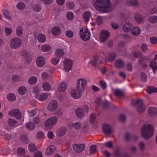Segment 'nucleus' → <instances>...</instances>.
<instances>
[{"mask_svg": "<svg viewBox=\"0 0 157 157\" xmlns=\"http://www.w3.org/2000/svg\"><path fill=\"white\" fill-rule=\"evenodd\" d=\"M94 7L98 10L106 13L109 11L111 8V3L109 0H92Z\"/></svg>", "mask_w": 157, "mask_h": 157, "instance_id": "nucleus-1", "label": "nucleus"}, {"mask_svg": "<svg viewBox=\"0 0 157 157\" xmlns=\"http://www.w3.org/2000/svg\"><path fill=\"white\" fill-rule=\"evenodd\" d=\"M154 128L153 126L149 124H145L141 128V134L145 139H149L153 135Z\"/></svg>", "mask_w": 157, "mask_h": 157, "instance_id": "nucleus-2", "label": "nucleus"}, {"mask_svg": "<svg viewBox=\"0 0 157 157\" xmlns=\"http://www.w3.org/2000/svg\"><path fill=\"white\" fill-rule=\"evenodd\" d=\"M58 118L56 117L53 116L48 119L44 122L45 128L48 129H52L54 125L57 122Z\"/></svg>", "mask_w": 157, "mask_h": 157, "instance_id": "nucleus-3", "label": "nucleus"}, {"mask_svg": "<svg viewBox=\"0 0 157 157\" xmlns=\"http://www.w3.org/2000/svg\"><path fill=\"white\" fill-rule=\"evenodd\" d=\"M132 103L136 106L137 110L138 112H142L146 109V106L144 105L142 99L134 100Z\"/></svg>", "mask_w": 157, "mask_h": 157, "instance_id": "nucleus-4", "label": "nucleus"}, {"mask_svg": "<svg viewBox=\"0 0 157 157\" xmlns=\"http://www.w3.org/2000/svg\"><path fill=\"white\" fill-rule=\"evenodd\" d=\"M79 35L81 38L84 41L88 40L90 36V31L86 28L82 27L79 31Z\"/></svg>", "mask_w": 157, "mask_h": 157, "instance_id": "nucleus-5", "label": "nucleus"}, {"mask_svg": "<svg viewBox=\"0 0 157 157\" xmlns=\"http://www.w3.org/2000/svg\"><path fill=\"white\" fill-rule=\"evenodd\" d=\"M21 40L19 38H14L10 41V47L12 49L17 48L21 46Z\"/></svg>", "mask_w": 157, "mask_h": 157, "instance_id": "nucleus-6", "label": "nucleus"}, {"mask_svg": "<svg viewBox=\"0 0 157 157\" xmlns=\"http://www.w3.org/2000/svg\"><path fill=\"white\" fill-rule=\"evenodd\" d=\"M86 85V80L83 78L78 80L77 82V89L80 92H82L84 90Z\"/></svg>", "mask_w": 157, "mask_h": 157, "instance_id": "nucleus-7", "label": "nucleus"}, {"mask_svg": "<svg viewBox=\"0 0 157 157\" xmlns=\"http://www.w3.org/2000/svg\"><path fill=\"white\" fill-rule=\"evenodd\" d=\"M88 107L87 105H85L82 109L81 108L77 109L75 111L76 116L79 118L83 117L84 113L87 112L88 111Z\"/></svg>", "mask_w": 157, "mask_h": 157, "instance_id": "nucleus-8", "label": "nucleus"}, {"mask_svg": "<svg viewBox=\"0 0 157 157\" xmlns=\"http://www.w3.org/2000/svg\"><path fill=\"white\" fill-rule=\"evenodd\" d=\"M58 102L55 100L51 101L48 104L47 107L48 110L50 112H53L56 110L58 107Z\"/></svg>", "mask_w": 157, "mask_h": 157, "instance_id": "nucleus-9", "label": "nucleus"}, {"mask_svg": "<svg viewBox=\"0 0 157 157\" xmlns=\"http://www.w3.org/2000/svg\"><path fill=\"white\" fill-rule=\"evenodd\" d=\"M61 63L63 64V69L65 71H68L71 69L72 64V61L70 59H65L64 61L62 62Z\"/></svg>", "mask_w": 157, "mask_h": 157, "instance_id": "nucleus-10", "label": "nucleus"}, {"mask_svg": "<svg viewBox=\"0 0 157 157\" xmlns=\"http://www.w3.org/2000/svg\"><path fill=\"white\" fill-rule=\"evenodd\" d=\"M110 33L107 30H102L100 35V39L101 42L106 41L109 38Z\"/></svg>", "mask_w": 157, "mask_h": 157, "instance_id": "nucleus-11", "label": "nucleus"}, {"mask_svg": "<svg viewBox=\"0 0 157 157\" xmlns=\"http://www.w3.org/2000/svg\"><path fill=\"white\" fill-rule=\"evenodd\" d=\"M9 114L12 117H14L17 119L21 118V115L20 112L17 109H13L9 112Z\"/></svg>", "mask_w": 157, "mask_h": 157, "instance_id": "nucleus-12", "label": "nucleus"}, {"mask_svg": "<svg viewBox=\"0 0 157 157\" xmlns=\"http://www.w3.org/2000/svg\"><path fill=\"white\" fill-rule=\"evenodd\" d=\"M82 92L78 91L77 89H75L71 91V95L73 98L75 99H78L81 97Z\"/></svg>", "mask_w": 157, "mask_h": 157, "instance_id": "nucleus-13", "label": "nucleus"}, {"mask_svg": "<svg viewBox=\"0 0 157 157\" xmlns=\"http://www.w3.org/2000/svg\"><path fill=\"white\" fill-rule=\"evenodd\" d=\"M73 148L75 151L77 152H80L83 151L85 148V145L84 144H74Z\"/></svg>", "mask_w": 157, "mask_h": 157, "instance_id": "nucleus-14", "label": "nucleus"}, {"mask_svg": "<svg viewBox=\"0 0 157 157\" xmlns=\"http://www.w3.org/2000/svg\"><path fill=\"white\" fill-rule=\"evenodd\" d=\"M36 63L38 66L43 67L45 63V60L43 57L39 56L37 58Z\"/></svg>", "mask_w": 157, "mask_h": 157, "instance_id": "nucleus-15", "label": "nucleus"}, {"mask_svg": "<svg viewBox=\"0 0 157 157\" xmlns=\"http://www.w3.org/2000/svg\"><path fill=\"white\" fill-rule=\"evenodd\" d=\"M66 131V128L65 127H62L57 130L56 132V134L58 136L61 137L65 134Z\"/></svg>", "mask_w": 157, "mask_h": 157, "instance_id": "nucleus-16", "label": "nucleus"}, {"mask_svg": "<svg viewBox=\"0 0 157 157\" xmlns=\"http://www.w3.org/2000/svg\"><path fill=\"white\" fill-rule=\"evenodd\" d=\"M102 130L103 132L106 135H109L111 132V128L110 126L107 124H103Z\"/></svg>", "mask_w": 157, "mask_h": 157, "instance_id": "nucleus-17", "label": "nucleus"}, {"mask_svg": "<svg viewBox=\"0 0 157 157\" xmlns=\"http://www.w3.org/2000/svg\"><path fill=\"white\" fill-rule=\"evenodd\" d=\"M55 150L56 147L54 146L50 145L46 148L45 154L47 155H50L54 152Z\"/></svg>", "mask_w": 157, "mask_h": 157, "instance_id": "nucleus-18", "label": "nucleus"}, {"mask_svg": "<svg viewBox=\"0 0 157 157\" xmlns=\"http://www.w3.org/2000/svg\"><path fill=\"white\" fill-rule=\"evenodd\" d=\"M52 32L54 36H58L61 33V30L59 27L55 26L52 28Z\"/></svg>", "mask_w": 157, "mask_h": 157, "instance_id": "nucleus-19", "label": "nucleus"}, {"mask_svg": "<svg viewBox=\"0 0 157 157\" xmlns=\"http://www.w3.org/2000/svg\"><path fill=\"white\" fill-rule=\"evenodd\" d=\"M48 95V94L44 93L40 95H36L35 98L40 101H44L47 98Z\"/></svg>", "mask_w": 157, "mask_h": 157, "instance_id": "nucleus-20", "label": "nucleus"}, {"mask_svg": "<svg viewBox=\"0 0 157 157\" xmlns=\"http://www.w3.org/2000/svg\"><path fill=\"white\" fill-rule=\"evenodd\" d=\"M132 35L134 36H137L140 33V29L138 27H135L132 29L131 31Z\"/></svg>", "mask_w": 157, "mask_h": 157, "instance_id": "nucleus-21", "label": "nucleus"}, {"mask_svg": "<svg viewBox=\"0 0 157 157\" xmlns=\"http://www.w3.org/2000/svg\"><path fill=\"white\" fill-rule=\"evenodd\" d=\"M67 84L65 82H61L60 83L58 87V90L59 92L64 91L67 88Z\"/></svg>", "mask_w": 157, "mask_h": 157, "instance_id": "nucleus-22", "label": "nucleus"}, {"mask_svg": "<svg viewBox=\"0 0 157 157\" xmlns=\"http://www.w3.org/2000/svg\"><path fill=\"white\" fill-rule=\"evenodd\" d=\"M132 27V25L129 22H127L124 24L123 27L124 31L125 32H129Z\"/></svg>", "mask_w": 157, "mask_h": 157, "instance_id": "nucleus-23", "label": "nucleus"}, {"mask_svg": "<svg viewBox=\"0 0 157 157\" xmlns=\"http://www.w3.org/2000/svg\"><path fill=\"white\" fill-rule=\"evenodd\" d=\"M91 16V14L90 12L86 11L83 14L82 17L85 21L88 22L89 21Z\"/></svg>", "mask_w": 157, "mask_h": 157, "instance_id": "nucleus-24", "label": "nucleus"}, {"mask_svg": "<svg viewBox=\"0 0 157 157\" xmlns=\"http://www.w3.org/2000/svg\"><path fill=\"white\" fill-rule=\"evenodd\" d=\"M126 4L128 6H135L138 5L139 3L136 0H128Z\"/></svg>", "mask_w": 157, "mask_h": 157, "instance_id": "nucleus-25", "label": "nucleus"}, {"mask_svg": "<svg viewBox=\"0 0 157 157\" xmlns=\"http://www.w3.org/2000/svg\"><path fill=\"white\" fill-rule=\"evenodd\" d=\"M148 113L151 116H154L157 113V109L155 107H151L148 110Z\"/></svg>", "mask_w": 157, "mask_h": 157, "instance_id": "nucleus-26", "label": "nucleus"}, {"mask_svg": "<svg viewBox=\"0 0 157 157\" xmlns=\"http://www.w3.org/2000/svg\"><path fill=\"white\" fill-rule=\"evenodd\" d=\"M42 87L45 91H49L51 88L50 84L48 82L44 83L42 85Z\"/></svg>", "mask_w": 157, "mask_h": 157, "instance_id": "nucleus-27", "label": "nucleus"}, {"mask_svg": "<svg viewBox=\"0 0 157 157\" xmlns=\"http://www.w3.org/2000/svg\"><path fill=\"white\" fill-rule=\"evenodd\" d=\"M7 121L8 125L10 127H14L17 126V122L16 120L14 119L10 118Z\"/></svg>", "mask_w": 157, "mask_h": 157, "instance_id": "nucleus-28", "label": "nucleus"}, {"mask_svg": "<svg viewBox=\"0 0 157 157\" xmlns=\"http://www.w3.org/2000/svg\"><path fill=\"white\" fill-rule=\"evenodd\" d=\"M25 126L28 129L32 130L34 129L35 125L33 123L29 122L26 123L25 125Z\"/></svg>", "mask_w": 157, "mask_h": 157, "instance_id": "nucleus-29", "label": "nucleus"}, {"mask_svg": "<svg viewBox=\"0 0 157 157\" xmlns=\"http://www.w3.org/2000/svg\"><path fill=\"white\" fill-rule=\"evenodd\" d=\"M124 61L121 59H119L116 60L115 63V66L118 68L122 67L124 66Z\"/></svg>", "mask_w": 157, "mask_h": 157, "instance_id": "nucleus-30", "label": "nucleus"}, {"mask_svg": "<svg viewBox=\"0 0 157 157\" xmlns=\"http://www.w3.org/2000/svg\"><path fill=\"white\" fill-rule=\"evenodd\" d=\"M27 89L24 86H21L19 87L18 89V93L21 95L24 94L26 92Z\"/></svg>", "mask_w": 157, "mask_h": 157, "instance_id": "nucleus-31", "label": "nucleus"}, {"mask_svg": "<svg viewBox=\"0 0 157 157\" xmlns=\"http://www.w3.org/2000/svg\"><path fill=\"white\" fill-rule=\"evenodd\" d=\"M33 93L34 94L35 98L36 96L38 95V93L40 92L41 90L40 88L38 86H35L32 88Z\"/></svg>", "mask_w": 157, "mask_h": 157, "instance_id": "nucleus-32", "label": "nucleus"}, {"mask_svg": "<svg viewBox=\"0 0 157 157\" xmlns=\"http://www.w3.org/2000/svg\"><path fill=\"white\" fill-rule=\"evenodd\" d=\"M64 54V51L61 49H57L55 52L56 56L58 58L62 57Z\"/></svg>", "mask_w": 157, "mask_h": 157, "instance_id": "nucleus-33", "label": "nucleus"}, {"mask_svg": "<svg viewBox=\"0 0 157 157\" xmlns=\"http://www.w3.org/2000/svg\"><path fill=\"white\" fill-rule=\"evenodd\" d=\"M23 29L22 27L20 26H18L16 29V33L18 36H21L23 33Z\"/></svg>", "mask_w": 157, "mask_h": 157, "instance_id": "nucleus-34", "label": "nucleus"}, {"mask_svg": "<svg viewBox=\"0 0 157 157\" xmlns=\"http://www.w3.org/2000/svg\"><path fill=\"white\" fill-rule=\"evenodd\" d=\"M136 21L138 23H141L143 21V17L139 14H136L135 16Z\"/></svg>", "mask_w": 157, "mask_h": 157, "instance_id": "nucleus-35", "label": "nucleus"}, {"mask_svg": "<svg viewBox=\"0 0 157 157\" xmlns=\"http://www.w3.org/2000/svg\"><path fill=\"white\" fill-rule=\"evenodd\" d=\"M38 39L39 42L41 43H44L46 41V37L44 34H40L38 36Z\"/></svg>", "mask_w": 157, "mask_h": 157, "instance_id": "nucleus-36", "label": "nucleus"}, {"mask_svg": "<svg viewBox=\"0 0 157 157\" xmlns=\"http://www.w3.org/2000/svg\"><path fill=\"white\" fill-rule=\"evenodd\" d=\"M37 81V78L34 76L32 77L28 80V82L30 85L35 84Z\"/></svg>", "mask_w": 157, "mask_h": 157, "instance_id": "nucleus-37", "label": "nucleus"}, {"mask_svg": "<svg viewBox=\"0 0 157 157\" xmlns=\"http://www.w3.org/2000/svg\"><path fill=\"white\" fill-rule=\"evenodd\" d=\"M113 91L115 95L117 97L122 96L123 94L122 91L118 89H113Z\"/></svg>", "mask_w": 157, "mask_h": 157, "instance_id": "nucleus-38", "label": "nucleus"}, {"mask_svg": "<svg viewBox=\"0 0 157 157\" xmlns=\"http://www.w3.org/2000/svg\"><path fill=\"white\" fill-rule=\"evenodd\" d=\"M148 20L152 24H154L157 22V16L155 15L150 16L148 18Z\"/></svg>", "mask_w": 157, "mask_h": 157, "instance_id": "nucleus-39", "label": "nucleus"}, {"mask_svg": "<svg viewBox=\"0 0 157 157\" xmlns=\"http://www.w3.org/2000/svg\"><path fill=\"white\" fill-rule=\"evenodd\" d=\"M7 99L10 101H13L16 100V97L15 95L12 93H9L7 94Z\"/></svg>", "mask_w": 157, "mask_h": 157, "instance_id": "nucleus-40", "label": "nucleus"}, {"mask_svg": "<svg viewBox=\"0 0 157 157\" xmlns=\"http://www.w3.org/2000/svg\"><path fill=\"white\" fill-rule=\"evenodd\" d=\"M41 49L42 52H47L51 49V47L49 45L44 44L42 46Z\"/></svg>", "mask_w": 157, "mask_h": 157, "instance_id": "nucleus-41", "label": "nucleus"}, {"mask_svg": "<svg viewBox=\"0 0 157 157\" xmlns=\"http://www.w3.org/2000/svg\"><path fill=\"white\" fill-rule=\"evenodd\" d=\"M147 59L145 57L141 58L139 60V63L140 64L146 67L147 66Z\"/></svg>", "mask_w": 157, "mask_h": 157, "instance_id": "nucleus-42", "label": "nucleus"}, {"mask_svg": "<svg viewBox=\"0 0 157 157\" xmlns=\"http://www.w3.org/2000/svg\"><path fill=\"white\" fill-rule=\"evenodd\" d=\"M147 91L149 94L157 92V88L154 86L150 87L147 88Z\"/></svg>", "mask_w": 157, "mask_h": 157, "instance_id": "nucleus-43", "label": "nucleus"}, {"mask_svg": "<svg viewBox=\"0 0 157 157\" xmlns=\"http://www.w3.org/2000/svg\"><path fill=\"white\" fill-rule=\"evenodd\" d=\"M150 67L152 68L154 71L157 70V66L156 65V63L154 60L151 61Z\"/></svg>", "mask_w": 157, "mask_h": 157, "instance_id": "nucleus-44", "label": "nucleus"}, {"mask_svg": "<svg viewBox=\"0 0 157 157\" xmlns=\"http://www.w3.org/2000/svg\"><path fill=\"white\" fill-rule=\"evenodd\" d=\"M28 114L31 117H33L36 115L37 113L36 110V109H29L28 111Z\"/></svg>", "mask_w": 157, "mask_h": 157, "instance_id": "nucleus-45", "label": "nucleus"}, {"mask_svg": "<svg viewBox=\"0 0 157 157\" xmlns=\"http://www.w3.org/2000/svg\"><path fill=\"white\" fill-rule=\"evenodd\" d=\"M72 126L73 128L76 129H79L81 128L82 124L79 122H78L73 123Z\"/></svg>", "mask_w": 157, "mask_h": 157, "instance_id": "nucleus-46", "label": "nucleus"}, {"mask_svg": "<svg viewBox=\"0 0 157 157\" xmlns=\"http://www.w3.org/2000/svg\"><path fill=\"white\" fill-rule=\"evenodd\" d=\"M16 6L18 10H21L24 9L25 8V5L24 3L20 2L17 4Z\"/></svg>", "mask_w": 157, "mask_h": 157, "instance_id": "nucleus-47", "label": "nucleus"}, {"mask_svg": "<svg viewBox=\"0 0 157 157\" xmlns=\"http://www.w3.org/2000/svg\"><path fill=\"white\" fill-rule=\"evenodd\" d=\"M65 34L67 37L71 38L73 37L74 33L72 31L67 30Z\"/></svg>", "mask_w": 157, "mask_h": 157, "instance_id": "nucleus-48", "label": "nucleus"}, {"mask_svg": "<svg viewBox=\"0 0 157 157\" xmlns=\"http://www.w3.org/2000/svg\"><path fill=\"white\" fill-rule=\"evenodd\" d=\"M28 148L31 152H33L36 149L35 144H29L28 146Z\"/></svg>", "mask_w": 157, "mask_h": 157, "instance_id": "nucleus-49", "label": "nucleus"}, {"mask_svg": "<svg viewBox=\"0 0 157 157\" xmlns=\"http://www.w3.org/2000/svg\"><path fill=\"white\" fill-rule=\"evenodd\" d=\"M44 133L42 131L38 132L36 135V137L38 139H42L44 137Z\"/></svg>", "mask_w": 157, "mask_h": 157, "instance_id": "nucleus-50", "label": "nucleus"}, {"mask_svg": "<svg viewBox=\"0 0 157 157\" xmlns=\"http://www.w3.org/2000/svg\"><path fill=\"white\" fill-rule=\"evenodd\" d=\"M5 31L6 35L7 36H9L11 34L13 30L11 28H10L8 27H6L5 28Z\"/></svg>", "mask_w": 157, "mask_h": 157, "instance_id": "nucleus-51", "label": "nucleus"}, {"mask_svg": "<svg viewBox=\"0 0 157 157\" xmlns=\"http://www.w3.org/2000/svg\"><path fill=\"white\" fill-rule=\"evenodd\" d=\"M96 22L98 25L102 24L103 22V19L102 17L99 16H97L96 18Z\"/></svg>", "mask_w": 157, "mask_h": 157, "instance_id": "nucleus-52", "label": "nucleus"}, {"mask_svg": "<svg viewBox=\"0 0 157 157\" xmlns=\"http://www.w3.org/2000/svg\"><path fill=\"white\" fill-rule=\"evenodd\" d=\"M59 62L58 57L53 58L51 59V63L53 65H56Z\"/></svg>", "mask_w": 157, "mask_h": 157, "instance_id": "nucleus-53", "label": "nucleus"}, {"mask_svg": "<svg viewBox=\"0 0 157 157\" xmlns=\"http://www.w3.org/2000/svg\"><path fill=\"white\" fill-rule=\"evenodd\" d=\"M21 77L18 75H14L12 77V79L14 81H20L21 79Z\"/></svg>", "mask_w": 157, "mask_h": 157, "instance_id": "nucleus-54", "label": "nucleus"}, {"mask_svg": "<svg viewBox=\"0 0 157 157\" xmlns=\"http://www.w3.org/2000/svg\"><path fill=\"white\" fill-rule=\"evenodd\" d=\"M147 78V76L144 73L142 72L141 74V80L143 82H145Z\"/></svg>", "mask_w": 157, "mask_h": 157, "instance_id": "nucleus-55", "label": "nucleus"}, {"mask_svg": "<svg viewBox=\"0 0 157 157\" xmlns=\"http://www.w3.org/2000/svg\"><path fill=\"white\" fill-rule=\"evenodd\" d=\"M25 152V150L23 148H19L18 149L17 153L19 155L21 156L24 155Z\"/></svg>", "mask_w": 157, "mask_h": 157, "instance_id": "nucleus-56", "label": "nucleus"}, {"mask_svg": "<svg viewBox=\"0 0 157 157\" xmlns=\"http://www.w3.org/2000/svg\"><path fill=\"white\" fill-rule=\"evenodd\" d=\"M3 13L8 19L9 20H10L11 19V17L9 15V12L7 10H3Z\"/></svg>", "mask_w": 157, "mask_h": 157, "instance_id": "nucleus-57", "label": "nucleus"}, {"mask_svg": "<svg viewBox=\"0 0 157 157\" xmlns=\"http://www.w3.org/2000/svg\"><path fill=\"white\" fill-rule=\"evenodd\" d=\"M96 149V147L95 145H92L90 147V152L91 154H93L95 152Z\"/></svg>", "mask_w": 157, "mask_h": 157, "instance_id": "nucleus-58", "label": "nucleus"}, {"mask_svg": "<svg viewBox=\"0 0 157 157\" xmlns=\"http://www.w3.org/2000/svg\"><path fill=\"white\" fill-rule=\"evenodd\" d=\"M67 17L68 19L71 20L73 19L74 15L72 13L69 12L67 13Z\"/></svg>", "mask_w": 157, "mask_h": 157, "instance_id": "nucleus-59", "label": "nucleus"}, {"mask_svg": "<svg viewBox=\"0 0 157 157\" xmlns=\"http://www.w3.org/2000/svg\"><path fill=\"white\" fill-rule=\"evenodd\" d=\"M116 57V55L115 53H113L110 54L108 59L110 61H113Z\"/></svg>", "mask_w": 157, "mask_h": 157, "instance_id": "nucleus-60", "label": "nucleus"}, {"mask_svg": "<svg viewBox=\"0 0 157 157\" xmlns=\"http://www.w3.org/2000/svg\"><path fill=\"white\" fill-rule=\"evenodd\" d=\"M150 42L151 44H154L157 43V38L155 37L150 38Z\"/></svg>", "mask_w": 157, "mask_h": 157, "instance_id": "nucleus-61", "label": "nucleus"}, {"mask_svg": "<svg viewBox=\"0 0 157 157\" xmlns=\"http://www.w3.org/2000/svg\"><path fill=\"white\" fill-rule=\"evenodd\" d=\"M41 7L38 5H35L33 7V11L36 12H39L41 10Z\"/></svg>", "mask_w": 157, "mask_h": 157, "instance_id": "nucleus-62", "label": "nucleus"}, {"mask_svg": "<svg viewBox=\"0 0 157 157\" xmlns=\"http://www.w3.org/2000/svg\"><path fill=\"white\" fill-rule=\"evenodd\" d=\"M67 6L69 9H72L75 6V4L72 2H69L67 3Z\"/></svg>", "mask_w": 157, "mask_h": 157, "instance_id": "nucleus-63", "label": "nucleus"}, {"mask_svg": "<svg viewBox=\"0 0 157 157\" xmlns=\"http://www.w3.org/2000/svg\"><path fill=\"white\" fill-rule=\"evenodd\" d=\"M34 157H43L42 153L40 151L36 152L34 154Z\"/></svg>", "mask_w": 157, "mask_h": 157, "instance_id": "nucleus-64", "label": "nucleus"}]
</instances>
